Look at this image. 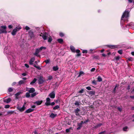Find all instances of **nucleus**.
Masks as SVG:
<instances>
[{"label": "nucleus", "mask_w": 134, "mask_h": 134, "mask_svg": "<svg viewBox=\"0 0 134 134\" xmlns=\"http://www.w3.org/2000/svg\"><path fill=\"white\" fill-rule=\"evenodd\" d=\"M9 49V47L8 48L7 47H5L4 49V52L5 54H8L7 57L10 63V67L13 70H14V69L13 68V67L15 66V65L14 64L15 63L14 58L13 56V53L10 51Z\"/></svg>", "instance_id": "1"}, {"label": "nucleus", "mask_w": 134, "mask_h": 134, "mask_svg": "<svg viewBox=\"0 0 134 134\" xmlns=\"http://www.w3.org/2000/svg\"><path fill=\"white\" fill-rule=\"evenodd\" d=\"M130 9L129 10H126L124 13L121 17V20H123L124 18H127L129 17V13L130 12V10H131V8H130Z\"/></svg>", "instance_id": "2"}, {"label": "nucleus", "mask_w": 134, "mask_h": 134, "mask_svg": "<svg viewBox=\"0 0 134 134\" xmlns=\"http://www.w3.org/2000/svg\"><path fill=\"white\" fill-rule=\"evenodd\" d=\"M7 26L5 25H2L0 26V34H6L7 33L6 30Z\"/></svg>", "instance_id": "3"}, {"label": "nucleus", "mask_w": 134, "mask_h": 134, "mask_svg": "<svg viewBox=\"0 0 134 134\" xmlns=\"http://www.w3.org/2000/svg\"><path fill=\"white\" fill-rule=\"evenodd\" d=\"M21 28L20 26H18L16 27L14 29L12 32L11 34L13 36H14L16 35V32L18 31H19Z\"/></svg>", "instance_id": "4"}, {"label": "nucleus", "mask_w": 134, "mask_h": 134, "mask_svg": "<svg viewBox=\"0 0 134 134\" xmlns=\"http://www.w3.org/2000/svg\"><path fill=\"white\" fill-rule=\"evenodd\" d=\"M26 104V102H25L24 104L23 105L22 107L20 106H18L17 107V109L20 112H22L24 111L26 108L25 107V105Z\"/></svg>", "instance_id": "5"}, {"label": "nucleus", "mask_w": 134, "mask_h": 134, "mask_svg": "<svg viewBox=\"0 0 134 134\" xmlns=\"http://www.w3.org/2000/svg\"><path fill=\"white\" fill-rule=\"evenodd\" d=\"M24 43V40L23 39H21L19 40V41L18 42V44L20 46V47L23 48Z\"/></svg>", "instance_id": "6"}, {"label": "nucleus", "mask_w": 134, "mask_h": 134, "mask_svg": "<svg viewBox=\"0 0 134 134\" xmlns=\"http://www.w3.org/2000/svg\"><path fill=\"white\" fill-rule=\"evenodd\" d=\"M42 33L40 35V36H42L44 40H47L48 37V35L46 33L44 34H42Z\"/></svg>", "instance_id": "7"}, {"label": "nucleus", "mask_w": 134, "mask_h": 134, "mask_svg": "<svg viewBox=\"0 0 134 134\" xmlns=\"http://www.w3.org/2000/svg\"><path fill=\"white\" fill-rule=\"evenodd\" d=\"M38 81L39 84H42L44 82V80L43 79V77L42 76H40L38 80Z\"/></svg>", "instance_id": "8"}, {"label": "nucleus", "mask_w": 134, "mask_h": 134, "mask_svg": "<svg viewBox=\"0 0 134 134\" xmlns=\"http://www.w3.org/2000/svg\"><path fill=\"white\" fill-rule=\"evenodd\" d=\"M126 27L129 28H131V27L134 30V24L131 23L130 24H128L126 26Z\"/></svg>", "instance_id": "9"}, {"label": "nucleus", "mask_w": 134, "mask_h": 134, "mask_svg": "<svg viewBox=\"0 0 134 134\" xmlns=\"http://www.w3.org/2000/svg\"><path fill=\"white\" fill-rule=\"evenodd\" d=\"M29 36L31 38L34 37V35L33 31H30L29 32Z\"/></svg>", "instance_id": "10"}, {"label": "nucleus", "mask_w": 134, "mask_h": 134, "mask_svg": "<svg viewBox=\"0 0 134 134\" xmlns=\"http://www.w3.org/2000/svg\"><path fill=\"white\" fill-rule=\"evenodd\" d=\"M80 111V109L78 108H77L75 110L74 112L75 114V115L76 116H79L80 114L79 113V112Z\"/></svg>", "instance_id": "11"}, {"label": "nucleus", "mask_w": 134, "mask_h": 134, "mask_svg": "<svg viewBox=\"0 0 134 134\" xmlns=\"http://www.w3.org/2000/svg\"><path fill=\"white\" fill-rule=\"evenodd\" d=\"M49 96L51 98H54L55 97V94L54 92L51 93L49 95Z\"/></svg>", "instance_id": "12"}, {"label": "nucleus", "mask_w": 134, "mask_h": 134, "mask_svg": "<svg viewBox=\"0 0 134 134\" xmlns=\"http://www.w3.org/2000/svg\"><path fill=\"white\" fill-rule=\"evenodd\" d=\"M70 49L72 52L73 53H75L76 52V50L74 47L73 46H70Z\"/></svg>", "instance_id": "13"}, {"label": "nucleus", "mask_w": 134, "mask_h": 134, "mask_svg": "<svg viewBox=\"0 0 134 134\" xmlns=\"http://www.w3.org/2000/svg\"><path fill=\"white\" fill-rule=\"evenodd\" d=\"M11 99L10 98H9L7 99H5L4 100V102L6 103H8L11 101Z\"/></svg>", "instance_id": "14"}, {"label": "nucleus", "mask_w": 134, "mask_h": 134, "mask_svg": "<svg viewBox=\"0 0 134 134\" xmlns=\"http://www.w3.org/2000/svg\"><path fill=\"white\" fill-rule=\"evenodd\" d=\"M34 110L33 109L29 108L26 110L25 112V113H28Z\"/></svg>", "instance_id": "15"}, {"label": "nucleus", "mask_w": 134, "mask_h": 134, "mask_svg": "<svg viewBox=\"0 0 134 134\" xmlns=\"http://www.w3.org/2000/svg\"><path fill=\"white\" fill-rule=\"evenodd\" d=\"M13 90V88L12 87L9 88L8 89V92L9 94H10L11 96H12L13 94H11L10 93L12 92Z\"/></svg>", "instance_id": "16"}, {"label": "nucleus", "mask_w": 134, "mask_h": 134, "mask_svg": "<svg viewBox=\"0 0 134 134\" xmlns=\"http://www.w3.org/2000/svg\"><path fill=\"white\" fill-rule=\"evenodd\" d=\"M40 51L39 48L36 49V50L35 52L34 53V55L37 56H38V54Z\"/></svg>", "instance_id": "17"}, {"label": "nucleus", "mask_w": 134, "mask_h": 134, "mask_svg": "<svg viewBox=\"0 0 134 134\" xmlns=\"http://www.w3.org/2000/svg\"><path fill=\"white\" fill-rule=\"evenodd\" d=\"M35 58L33 57L29 61V64L30 65H32L33 64V63L35 60Z\"/></svg>", "instance_id": "18"}, {"label": "nucleus", "mask_w": 134, "mask_h": 134, "mask_svg": "<svg viewBox=\"0 0 134 134\" xmlns=\"http://www.w3.org/2000/svg\"><path fill=\"white\" fill-rule=\"evenodd\" d=\"M107 46L108 47L112 49H114L117 47V46L116 45H107Z\"/></svg>", "instance_id": "19"}, {"label": "nucleus", "mask_w": 134, "mask_h": 134, "mask_svg": "<svg viewBox=\"0 0 134 134\" xmlns=\"http://www.w3.org/2000/svg\"><path fill=\"white\" fill-rule=\"evenodd\" d=\"M37 80V79L34 78L33 81L30 83V84L32 85H34V84L35 83Z\"/></svg>", "instance_id": "20"}, {"label": "nucleus", "mask_w": 134, "mask_h": 134, "mask_svg": "<svg viewBox=\"0 0 134 134\" xmlns=\"http://www.w3.org/2000/svg\"><path fill=\"white\" fill-rule=\"evenodd\" d=\"M35 91V89L33 88H30L29 90V92L30 93H33Z\"/></svg>", "instance_id": "21"}, {"label": "nucleus", "mask_w": 134, "mask_h": 134, "mask_svg": "<svg viewBox=\"0 0 134 134\" xmlns=\"http://www.w3.org/2000/svg\"><path fill=\"white\" fill-rule=\"evenodd\" d=\"M42 102V100H38L35 102L36 103L37 105H39L41 104Z\"/></svg>", "instance_id": "22"}, {"label": "nucleus", "mask_w": 134, "mask_h": 134, "mask_svg": "<svg viewBox=\"0 0 134 134\" xmlns=\"http://www.w3.org/2000/svg\"><path fill=\"white\" fill-rule=\"evenodd\" d=\"M80 51L79 49H77L76 50V52L78 53L76 55L77 56L79 57L81 56V54L80 53Z\"/></svg>", "instance_id": "23"}, {"label": "nucleus", "mask_w": 134, "mask_h": 134, "mask_svg": "<svg viewBox=\"0 0 134 134\" xmlns=\"http://www.w3.org/2000/svg\"><path fill=\"white\" fill-rule=\"evenodd\" d=\"M57 116L56 114H54L53 113H52L50 115V117L52 118H54Z\"/></svg>", "instance_id": "24"}, {"label": "nucleus", "mask_w": 134, "mask_h": 134, "mask_svg": "<svg viewBox=\"0 0 134 134\" xmlns=\"http://www.w3.org/2000/svg\"><path fill=\"white\" fill-rule=\"evenodd\" d=\"M58 42L60 44H62L63 42V40L62 38H59L57 40Z\"/></svg>", "instance_id": "25"}, {"label": "nucleus", "mask_w": 134, "mask_h": 134, "mask_svg": "<svg viewBox=\"0 0 134 134\" xmlns=\"http://www.w3.org/2000/svg\"><path fill=\"white\" fill-rule=\"evenodd\" d=\"M78 127L77 128V130H79L80 129L81 127L82 126V125L81 124L78 123L77 124Z\"/></svg>", "instance_id": "26"}, {"label": "nucleus", "mask_w": 134, "mask_h": 134, "mask_svg": "<svg viewBox=\"0 0 134 134\" xmlns=\"http://www.w3.org/2000/svg\"><path fill=\"white\" fill-rule=\"evenodd\" d=\"M128 127L127 126H125L123 128V130L124 131H127L128 130Z\"/></svg>", "instance_id": "27"}, {"label": "nucleus", "mask_w": 134, "mask_h": 134, "mask_svg": "<svg viewBox=\"0 0 134 134\" xmlns=\"http://www.w3.org/2000/svg\"><path fill=\"white\" fill-rule=\"evenodd\" d=\"M14 111L9 110L7 112V114H8L11 115L13 114L14 113Z\"/></svg>", "instance_id": "28"}, {"label": "nucleus", "mask_w": 134, "mask_h": 134, "mask_svg": "<svg viewBox=\"0 0 134 134\" xmlns=\"http://www.w3.org/2000/svg\"><path fill=\"white\" fill-rule=\"evenodd\" d=\"M95 93V92L94 91H90L89 92V94L91 95H94Z\"/></svg>", "instance_id": "29"}, {"label": "nucleus", "mask_w": 134, "mask_h": 134, "mask_svg": "<svg viewBox=\"0 0 134 134\" xmlns=\"http://www.w3.org/2000/svg\"><path fill=\"white\" fill-rule=\"evenodd\" d=\"M98 81L99 82H101L102 81V79L101 77L99 76L97 77Z\"/></svg>", "instance_id": "30"}, {"label": "nucleus", "mask_w": 134, "mask_h": 134, "mask_svg": "<svg viewBox=\"0 0 134 134\" xmlns=\"http://www.w3.org/2000/svg\"><path fill=\"white\" fill-rule=\"evenodd\" d=\"M52 41V38L51 36H49L48 37V42H51Z\"/></svg>", "instance_id": "31"}, {"label": "nucleus", "mask_w": 134, "mask_h": 134, "mask_svg": "<svg viewBox=\"0 0 134 134\" xmlns=\"http://www.w3.org/2000/svg\"><path fill=\"white\" fill-rule=\"evenodd\" d=\"M53 69L54 71H56L58 69V68L57 66H54L53 67Z\"/></svg>", "instance_id": "32"}, {"label": "nucleus", "mask_w": 134, "mask_h": 134, "mask_svg": "<svg viewBox=\"0 0 134 134\" xmlns=\"http://www.w3.org/2000/svg\"><path fill=\"white\" fill-rule=\"evenodd\" d=\"M80 103L79 101H76L75 103L74 104L76 106H79L80 105Z\"/></svg>", "instance_id": "33"}, {"label": "nucleus", "mask_w": 134, "mask_h": 134, "mask_svg": "<svg viewBox=\"0 0 134 134\" xmlns=\"http://www.w3.org/2000/svg\"><path fill=\"white\" fill-rule=\"evenodd\" d=\"M24 83V81L22 80H21L20 81L18 82V84L19 85H21Z\"/></svg>", "instance_id": "34"}, {"label": "nucleus", "mask_w": 134, "mask_h": 134, "mask_svg": "<svg viewBox=\"0 0 134 134\" xmlns=\"http://www.w3.org/2000/svg\"><path fill=\"white\" fill-rule=\"evenodd\" d=\"M45 104L47 106L49 105H51V103L50 101L46 102L45 103Z\"/></svg>", "instance_id": "35"}, {"label": "nucleus", "mask_w": 134, "mask_h": 134, "mask_svg": "<svg viewBox=\"0 0 134 134\" xmlns=\"http://www.w3.org/2000/svg\"><path fill=\"white\" fill-rule=\"evenodd\" d=\"M37 94L36 93V92L33 93L31 94V97H33L37 95Z\"/></svg>", "instance_id": "36"}, {"label": "nucleus", "mask_w": 134, "mask_h": 134, "mask_svg": "<svg viewBox=\"0 0 134 134\" xmlns=\"http://www.w3.org/2000/svg\"><path fill=\"white\" fill-rule=\"evenodd\" d=\"M59 107L58 105H57L55 106L53 108V109L54 110H56V109H59Z\"/></svg>", "instance_id": "37"}, {"label": "nucleus", "mask_w": 134, "mask_h": 134, "mask_svg": "<svg viewBox=\"0 0 134 134\" xmlns=\"http://www.w3.org/2000/svg\"><path fill=\"white\" fill-rule=\"evenodd\" d=\"M26 96L27 98H29L30 96L29 92H27L26 94Z\"/></svg>", "instance_id": "38"}, {"label": "nucleus", "mask_w": 134, "mask_h": 134, "mask_svg": "<svg viewBox=\"0 0 134 134\" xmlns=\"http://www.w3.org/2000/svg\"><path fill=\"white\" fill-rule=\"evenodd\" d=\"M46 49V47H44L43 46L39 48L40 51H41L42 49Z\"/></svg>", "instance_id": "39"}, {"label": "nucleus", "mask_w": 134, "mask_h": 134, "mask_svg": "<svg viewBox=\"0 0 134 134\" xmlns=\"http://www.w3.org/2000/svg\"><path fill=\"white\" fill-rule=\"evenodd\" d=\"M50 59H49L45 60L44 62L46 64H48L50 62Z\"/></svg>", "instance_id": "40"}, {"label": "nucleus", "mask_w": 134, "mask_h": 134, "mask_svg": "<svg viewBox=\"0 0 134 134\" xmlns=\"http://www.w3.org/2000/svg\"><path fill=\"white\" fill-rule=\"evenodd\" d=\"M128 59L129 61H132L133 60V58L131 57H129L128 58Z\"/></svg>", "instance_id": "41"}, {"label": "nucleus", "mask_w": 134, "mask_h": 134, "mask_svg": "<svg viewBox=\"0 0 134 134\" xmlns=\"http://www.w3.org/2000/svg\"><path fill=\"white\" fill-rule=\"evenodd\" d=\"M120 58V57L119 56H118L115 57V58L116 60H119Z\"/></svg>", "instance_id": "42"}, {"label": "nucleus", "mask_w": 134, "mask_h": 134, "mask_svg": "<svg viewBox=\"0 0 134 134\" xmlns=\"http://www.w3.org/2000/svg\"><path fill=\"white\" fill-rule=\"evenodd\" d=\"M59 36L61 37H63L64 35V34L62 32H60L59 34Z\"/></svg>", "instance_id": "43"}, {"label": "nucleus", "mask_w": 134, "mask_h": 134, "mask_svg": "<svg viewBox=\"0 0 134 134\" xmlns=\"http://www.w3.org/2000/svg\"><path fill=\"white\" fill-rule=\"evenodd\" d=\"M83 74H84V72L83 71H80L79 72V75L78 76V77H80L81 75Z\"/></svg>", "instance_id": "44"}, {"label": "nucleus", "mask_w": 134, "mask_h": 134, "mask_svg": "<svg viewBox=\"0 0 134 134\" xmlns=\"http://www.w3.org/2000/svg\"><path fill=\"white\" fill-rule=\"evenodd\" d=\"M117 87H118L117 85H116L115 86V88H114V90H113V93H115V90H116V88Z\"/></svg>", "instance_id": "45"}, {"label": "nucleus", "mask_w": 134, "mask_h": 134, "mask_svg": "<svg viewBox=\"0 0 134 134\" xmlns=\"http://www.w3.org/2000/svg\"><path fill=\"white\" fill-rule=\"evenodd\" d=\"M118 52L119 54H122V50H119L118 51Z\"/></svg>", "instance_id": "46"}, {"label": "nucleus", "mask_w": 134, "mask_h": 134, "mask_svg": "<svg viewBox=\"0 0 134 134\" xmlns=\"http://www.w3.org/2000/svg\"><path fill=\"white\" fill-rule=\"evenodd\" d=\"M21 92H19L17 93H16L15 94V96H19L21 94Z\"/></svg>", "instance_id": "47"}, {"label": "nucleus", "mask_w": 134, "mask_h": 134, "mask_svg": "<svg viewBox=\"0 0 134 134\" xmlns=\"http://www.w3.org/2000/svg\"><path fill=\"white\" fill-rule=\"evenodd\" d=\"M25 29L27 30H28L30 29V28L29 27L27 26H26L25 27Z\"/></svg>", "instance_id": "48"}, {"label": "nucleus", "mask_w": 134, "mask_h": 134, "mask_svg": "<svg viewBox=\"0 0 134 134\" xmlns=\"http://www.w3.org/2000/svg\"><path fill=\"white\" fill-rule=\"evenodd\" d=\"M87 51L86 50H83L82 52V53H87Z\"/></svg>", "instance_id": "49"}, {"label": "nucleus", "mask_w": 134, "mask_h": 134, "mask_svg": "<svg viewBox=\"0 0 134 134\" xmlns=\"http://www.w3.org/2000/svg\"><path fill=\"white\" fill-rule=\"evenodd\" d=\"M92 83L93 84L96 85L97 84V82L96 81L94 80L92 81Z\"/></svg>", "instance_id": "50"}, {"label": "nucleus", "mask_w": 134, "mask_h": 134, "mask_svg": "<svg viewBox=\"0 0 134 134\" xmlns=\"http://www.w3.org/2000/svg\"><path fill=\"white\" fill-rule=\"evenodd\" d=\"M102 125V124L101 123L97 125L96 127H99L100 126Z\"/></svg>", "instance_id": "51"}, {"label": "nucleus", "mask_w": 134, "mask_h": 134, "mask_svg": "<svg viewBox=\"0 0 134 134\" xmlns=\"http://www.w3.org/2000/svg\"><path fill=\"white\" fill-rule=\"evenodd\" d=\"M106 132V131H103L100 132L98 134H105Z\"/></svg>", "instance_id": "52"}, {"label": "nucleus", "mask_w": 134, "mask_h": 134, "mask_svg": "<svg viewBox=\"0 0 134 134\" xmlns=\"http://www.w3.org/2000/svg\"><path fill=\"white\" fill-rule=\"evenodd\" d=\"M10 107V106L9 105H5L4 108H9Z\"/></svg>", "instance_id": "53"}, {"label": "nucleus", "mask_w": 134, "mask_h": 134, "mask_svg": "<svg viewBox=\"0 0 134 134\" xmlns=\"http://www.w3.org/2000/svg\"><path fill=\"white\" fill-rule=\"evenodd\" d=\"M52 76H49L48 79V80H51L52 79Z\"/></svg>", "instance_id": "54"}, {"label": "nucleus", "mask_w": 134, "mask_h": 134, "mask_svg": "<svg viewBox=\"0 0 134 134\" xmlns=\"http://www.w3.org/2000/svg\"><path fill=\"white\" fill-rule=\"evenodd\" d=\"M83 92V89H81V90H80V91L79 92V93H82Z\"/></svg>", "instance_id": "55"}, {"label": "nucleus", "mask_w": 134, "mask_h": 134, "mask_svg": "<svg viewBox=\"0 0 134 134\" xmlns=\"http://www.w3.org/2000/svg\"><path fill=\"white\" fill-rule=\"evenodd\" d=\"M86 89L88 90H90L91 89V88L90 87L88 86L86 87Z\"/></svg>", "instance_id": "56"}, {"label": "nucleus", "mask_w": 134, "mask_h": 134, "mask_svg": "<svg viewBox=\"0 0 134 134\" xmlns=\"http://www.w3.org/2000/svg\"><path fill=\"white\" fill-rule=\"evenodd\" d=\"M95 70V68H92L91 70V72H93Z\"/></svg>", "instance_id": "57"}, {"label": "nucleus", "mask_w": 134, "mask_h": 134, "mask_svg": "<svg viewBox=\"0 0 134 134\" xmlns=\"http://www.w3.org/2000/svg\"><path fill=\"white\" fill-rule=\"evenodd\" d=\"M27 68H28L29 67L28 64H25L24 65Z\"/></svg>", "instance_id": "58"}, {"label": "nucleus", "mask_w": 134, "mask_h": 134, "mask_svg": "<svg viewBox=\"0 0 134 134\" xmlns=\"http://www.w3.org/2000/svg\"><path fill=\"white\" fill-rule=\"evenodd\" d=\"M46 101L47 102V101H50V98H49V97H48V98H47L46 99Z\"/></svg>", "instance_id": "59"}, {"label": "nucleus", "mask_w": 134, "mask_h": 134, "mask_svg": "<svg viewBox=\"0 0 134 134\" xmlns=\"http://www.w3.org/2000/svg\"><path fill=\"white\" fill-rule=\"evenodd\" d=\"M8 27L9 29H11L12 28L13 26L11 25H8Z\"/></svg>", "instance_id": "60"}, {"label": "nucleus", "mask_w": 134, "mask_h": 134, "mask_svg": "<svg viewBox=\"0 0 134 134\" xmlns=\"http://www.w3.org/2000/svg\"><path fill=\"white\" fill-rule=\"evenodd\" d=\"M36 68L39 70H40L41 69V68L38 66H37L36 67Z\"/></svg>", "instance_id": "61"}, {"label": "nucleus", "mask_w": 134, "mask_h": 134, "mask_svg": "<svg viewBox=\"0 0 134 134\" xmlns=\"http://www.w3.org/2000/svg\"><path fill=\"white\" fill-rule=\"evenodd\" d=\"M55 103L54 102H52L51 103V105H54L55 104Z\"/></svg>", "instance_id": "62"}, {"label": "nucleus", "mask_w": 134, "mask_h": 134, "mask_svg": "<svg viewBox=\"0 0 134 134\" xmlns=\"http://www.w3.org/2000/svg\"><path fill=\"white\" fill-rule=\"evenodd\" d=\"M66 132H69L70 131L69 129H67L66 130Z\"/></svg>", "instance_id": "63"}, {"label": "nucleus", "mask_w": 134, "mask_h": 134, "mask_svg": "<svg viewBox=\"0 0 134 134\" xmlns=\"http://www.w3.org/2000/svg\"><path fill=\"white\" fill-rule=\"evenodd\" d=\"M118 110L120 111H122V109L118 107Z\"/></svg>", "instance_id": "64"}]
</instances>
